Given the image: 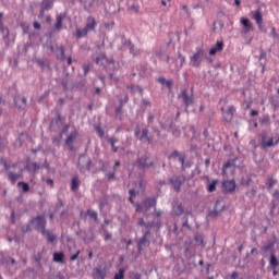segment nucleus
Returning a JSON list of instances; mask_svg holds the SVG:
<instances>
[{"label":"nucleus","instance_id":"1","mask_svg":"<svg viewBox=\"0 0 279 279\" xmlns=\"http://www.w3.org/2000/svg\"><path fill=\"white\" fill-rule=\"evenodd\" d=\"M32 226L37 232L45 234V231L47 230V218H45V214L37 215L31 218L27 225H23L21 227L22 234L32 232Z\"/></svg>","mask_w":279,"mask_h":279},{"label":"nucleus","instance_id":"2","mask_svg":"<svg viewBox=\"0 0 279 279\" xmlns=\"http://www.w3.org/2000/svg\"><path fill=\"white\" fill-rule=\"evenodd\" d=\"M134 165L136 169H138V171H141L143 174H145V171H147V169L156 167V162H154V160H150L148 155H142L141 157H137Z\"/></svg>","mask_w":279,"mask_h":279},{"label":"nucleus","instance_id":"3","mask_svg":"<svg viewBox=\"0 0 279 279\" xmlns=\"http://www.w3.org/2000/svg\"><path fill=\"white\" fill-rule=\"evenodd\" d=\"M134 136L141 143H147L148 145H154V137L149 134V129L144 128L141 131V126H136L134 131Z\"/></svg>","mask_w":279,"mask_h":279},{"label":"nucleus","instance_id":"4","mask_svg":"<svg viewBox=\"0 0 279 279\" xmlns=\"http://www.w3.org/2000/svg\"><path fill=\"white\" fill-rule=\"evenodd\" d=\"M76 167L80 173H86V171H90V169H93V159L87 157L84 153L80 154Z\"/></svg>","mask_w":279,"mask_h":279},{"label":"nucleus","instance_id":"5","mask_svg":"<svg viewBox=\"0 0 279 279\" xmlns=\"http://www.w3.org/2000/svg\"><path fill=\"white\" fill-rule=\"evenodd\" d=\"M151 231H145L143 236L137 241V252L143 254L144 247H149L151 245Z\"/></svg>","mask_w":279,"mask_h":279},{"label":"nucleus","instance_id":"6","mask_svg":"<svg viewBox=\"0 0 279 279\" xmlns=\"http://www.w3.org/2000/svg\"><path fill=\"white\" fill-rule=\"evenodd\" d=\"M169 184H172L175 193H180L182 191V184H185L186 182V175L180 174L177 178H170L168 179Z\"/></svg>","mask_w":279,"mask_h":279},{"label":"nucleus","instance_id":"7","mask_svg":"<svg viewBox=\"0 0 279 279\" xmlns=\"http://www.w3.org/2000/svg\"><path fill=\"white\" fill-rule=\"evenodd\" d=\"M80 136V131L73 126V131L65 138V145L70 151H75V140Z\"/></svg>","mask_w":279,"mask_h":279},{"label":"nucleus","instance_id":"8","mask_svg":"<svg viewBox=\"0 0 279 279\" xmlns=\"http://www.w3.org/2000/svg\"><path fill=\"white\" fill-rule=\"evenodd\" d=\"M223 195H232L236 191V181L234 179L222 182L221 185Z\"/></svg>","mask_w":279,"mask_h":279},{"label":"nucleus","instance_id":"9","mask_svg":"<svg viewBox=\"0 0 279 279\" xmlns=\"http://www.w3.org/2000/svg\"><path fill=\"white\" fill-rule=\"evenodd\" d=\"M92 276L95 279H106V276H108V265L105 264L104 267L97 266L93 269Z\"/></svg>","mask_w":279,"mask_h":279},{"label":"nucleus","instance_id":"10","mask_svg":"<svg viewBox=\"0 0 279 279\" xmlns=\"http://www.w3.org/2000/svg\"><path fill=\"white\" fill-rule=\"evenodd\" d=\"M181 99L186 110L190 106H193V104L195 102V98L193 97V94L189 95V90L186 89H183L181 92Z\"/></svg>","mask_w":279,"mask_h":279},{"label":"nucleus","instance_id":"11","mask_svg":"<svg viewBox=\"0 0 279 279\" xmlns=\"http://www.w3.org/2000/svg\"><path fill=\"white\" fill-rule=\"evenodd\" d=\"M122 45L124 47H129V53H131V56H133V58H136L138 56V49L132 43V39H128V38H125V36H122Z\"/></svg>","mask_w":279,"mask_h":279},{"label":"nucleus","instance_id":"12","mask_svg":"<svg viewBox=\"0 0 279 279\" xmlns=\"http://www.w3.org/2000/svg\"><path fill=\"white\" fill-rule=\"evenodd\" d=\"M34 62L35 64H37V66L40 68V71H49V73L53 71V69L51 68V64L49 63V61H47L46 58H35Z\"/></svg>","mask_w":279,"mask_h":279},{"label":"nucleus","instance_id":"13","mask_svg":"<svg viewBox=\"0 0 279 279\" xmlns=\"http://www.w3.org/2000/svg\"><path fill=\"white\" fill-rule=\"evenodd\" d=\"M202 58H204V51L202 49H198L192 57H191V63L192 66L195 69H199L202 66Z\"/></svg>","mask_w":279,"mask_h":279},{"label":"nucleus","instance_id":"14","mask_svg":"<svg viewBox=\"0 0 279 279\" xmlns=\"http://www.w3.org/2000/svg\"><path fill=\"white\" fill-rule=\"evenodd\" d=\"M221 204L220 199H217L214 206V209L208 211L207 217H210V219H215V217H221L226 206H220V209H217V206Z\"/></svg>","mask_w":279,"mask_h":279},{"label":"nucleus","instance_id":"15","mask_svg":"<svg viewBox=\"0 0 279 279\" xmlns=\"http://www.w3.org/2000/svg\"><path fill=\"white\" fill-rule=\"evenodd\" d=\"M260 138H262L260 145L264 149H267V147H274V145H278L279 143V137L276 138L275 143H274V137L267 141V135L265 134H260Z\"/></svg>","mask_w":279,"mask_h":279},{"label":"nucleus","instance_id":"16","mask_svg":"<svg viewBox=\"0 0 279 279\" xmlns=\"http://www.w3.org/2000/svg\"><path fill=\"white\" fill-rule=\"evenodd\" d=\"M240 23L243 27L242 34L247 35V34H250V32H254V25L247 17H242L240 20Z\"/></svg>","mask_w":279,"mask_h":279},{"label":"nucleus","instance_id":"17","mask_svg":"<svg viewBox=\"0 0 279 279\" xmlns=\"http://www.w3.org/2000/svg\"><path fill=\"white\" fill-rule=\"evenodd\" d=\"M278 243V238L276 236V234L272 235L271 240H268L266 245H263L260 247L262 252L267 253V252H274V247H276V244Z\"/></svg>","mask_w":279,"mask_h":279},{"label":"nucleus","instance_id":"18","mask_svg":"<svg viewBox=\"0 0 279 279\" xmlns=\"http://www.w3.org/2000/svg\"><path fill=\"white\" fill-rule=\"evenodd\" d=\"M53 112L56 117L50 121L49 128H57V125H60L64 121V117H62V113L59 111V109L54 108Z\"/></svg>","mask_w":279,"mask_h":279},{"label":"nucleus","instance_id":"19","mask_svg":"<svg viewBox=\"0 0 279 279\" xmlns=\"http://www.w3.org/2000/svg\"><path fill=\"white\" fill-rule=\"evenodd\" d=\"M13 104L15 106V108H17V110H20L21 112H24L25 108L27 107V98L25 97H14L13 98Z\"/></svg>","mask_w":279,"mask_h":279},{"label":"nucleus","instance_id":"20","mask_svg":"<svg viewBox=\"0 0 279 279\" xmlns=\"http://www.w3.org/2000/svg\"><path fill=\"white\" fill-rule=\"evenodd\" d=\"M145 210H150L151 208L156 207V205L158 204V198L156 196L154 197H146L143 199L142 202Z\"/></svg>","mask_w":279,"mask_h":279},{"label":"nucleus","instance_id":"21","mask_svg":"<svg viewBox=\"0 0 279 279\" xmlns=\"http://www.w3.org/2000/svg\"><path fill=\"white\" fill-rule=\"evenodd\" d=\"M279 267V259L276 256V253L271 251L270 256H269V265H268V271H271V269H278Z\"/></svg>","mask_w":279,"mask_h":279},{"label":"nucleus","instance_id":"22","mask_svg":"<svg viewBox=\"0 0 279 279\" xmlns=\"http://www.w3.org/2000/svg\"><path fill=\"white\" fill-rule=\"evenodd\" d=\"M205 180L207 181V192L215 193V191H217V185L219 184V179H215L210 182V177L206 175Z\"/></svg>","mask_w":279,"mask_h":279},{"label":"nucleus","instance_id":"23","mask_svg":"<svg viewBox=\"0 0 279 279\" xmlns=\"http://www.w3.org/2000/svg\"><path fill=\"white\" fill-rule=\"evenodd\" d=\"M234 112H236V108H234V106L228 107V110L223 116L226 123H232V119H234Z\"/></svg>","mask_w":279,"mask_h":279},{"label":"nucleus","instance_id":"24","mask_svg":"<svg viewBox=\"0 0 279 279\" xmlns=\"http://www.w3.org/2000/svg\"><path fill=\"white\" fill-rule=\"evenodd\" d=\"M96 27H97V20H95V17L93 16H88L85 25L86 31L95 32Z\"/></svg>","mask_w":279,"mask_h":279},{"label":"nucleus","instance_id":"25","mask_svg":"<svg viewBox=\"0 0 279 279\" xmlns=\"http://www.w3.org/2000/svg\"><path fill=\"white\" fill-rule=\"evenodd\" d=\"M223 41H217L214 47L209 49V56H217L219 51H223Z\"/></svg>","mask_w":279,"mask_h":279},{"label":"nucleus","instance_id":"26","mask_svg":"<svg viewBox=\"0 0 279 279\" xmlns=\"http://www.w3.org/2000/svg\"><path fill=\"white\" fill-rule=\"evenodd\" d=\"M64 19H66V12L57 15V23L54 24V29H57V32L62 29V21H64Z\"/></svg>","mask_w":279,"mask_h":279},{"label":"nucleus","instance_id":"27","mask_svg":"<svg viewBox=\"0 0 279 279\" xmlns=\"http://www.w3.org/2000/svg\"><path fill=\"white\" fill-rule=\"evenodd\" d=\"M173 210L175 217H182V215H184V206L182 205V203L174 202Z\"/></svg>","mask_w":279,"mask_h":279},{"label":"nucleus","instance_id":"28","mask_svg":"<svg viewBox=\"0 0 279 279\" xmlns=\"http://www.w3.org/2000/svg\"><path fill=\"white\" fill-rule=\"evenodd\" d=\"M170 130H172V136L175 138H180V134H182V130H180V126L173 123V120H171L169 124Z\"/></svg>","mask_w":279,"mask_h":279},{"label":"nucleus","instance_id":"29","mask_svg":"<svg viewBox=\"0 0 279 279\" xmlns=\"http://www.w3.org/2000/svg\"><path fill=\"white\" fill-rule=\"evenodd\" d=\"M109 202H110V195L105 194V195L99 199V203H98V208H99V210H104V208H106V206H108Z\"/></svg>","mask_w":279,"mask_h":279},{"label":"nucleus","instance_id":"30","mask_svg":"<svg viewBox=\"0 0 279 279\" xmlns=\"http://www.w3.org/2000/svg\"><path fill=\"white\" fill-rule=\"evenodd\" d=\"M52 260L53 263H61L64 264V252L60 251V252H54L52 254Z\"/></svg>","mask_w":279,"mask_h":279},{"label":"nucleus","instance_id":"31","mask_svg":"<svg viewBox=\"0 0 279 279\" xmlns=\"http://www.w3.org/2000/svg\"><path fill=\"white\" fill-rule=\"evenodd\" d=\"M194 241L198 247H204L206 245V242L204 241V235L199 232H196L194 234Z\"/></svg>","mask_w":279,"mask_h":279},{"label":"nucleus","instance_id":"32","mask_svg":"<svg viewBox=\"0 0 279 279\" xmlns=\"http://www.w3.org/2000/svg\"><path fill=\"white\" fill-rule=\"evenodd\" d=\"M251 14L252 19H254L256 23H263V12H260V8H258L255 11H252Z\"/></svg>","mask_w":279,"mask_h":279},{"label":"nucleus","instance_id":"33","mask_svg":"<svg viewBox=\"0 0 279 279\" xmlns=\"http://www.w3.org/2000/svg\"><path fill=\"white\" fill-rule=\"evenodd\" d=\"M259 64L263 66V70H265V62H267V51L265 49L259 48Z\"/></svg>","mask_w":279,"mask_h":279},{"label":"nucleus","instance_id":"34","mask_svg":"<svg viewBox=\"0 0 279 279\" xmlns=\"http://www.w3.org/2000/svg\"><path fill=\"white\" fill-rule=\"evenodd\" d=\"M80 177H73L71 181V191L75 193L80 189Z\"/></svg>","mask_w":279,"mask_h":279},{"label":"nucleus","instance_id":"35","mask_svg":"<svg viewBox=\"0 0 279 279\" xmlns=\"http://www.w3.org/2000/svg\"><path fill=\"white\" fill-rule=\"evenodd\" d=\"M0 33L2 35L3 40H9L10 28H8V26H5L4 24H2V26L0 25Z\"/></svg>","mask_w":279,"mask_h":279},{"label":"nucleus","instance_id":"36","mask_svg":"<svg viewBox=\"0 0 279 279\" xmlns=\"http://www.w3.org/2000/svg\"><path fill=\"white\" fill-rule=\"evenodd\" d=\"M240 184L241 186H250V184H252V173H248L245 177H242Z\"/></svg>","mask_w":279,"mask_h":279},{"label":"nucleus","instance_id":"37","mask_svg":"<svg viewBox=\"0 0 279 279\" xmlns=\"http://www.w3.org/2000/svg\"><path fill=\"white\" fill-rule=\"evenodd\" d=\"M89 219H93L95 223H99V214L93 209H87Z\"/></svg>","mask_w":279,"mask_h":279},{"label":"nucleus","instance_id":"38","mask_svg":"<svg viewBox=\"0 0 279 279\" xmlns=\"http://www.w3.org/2000/svg\"><path fill=\"white\" fill-rule=\"evenodd\" d=\"M40 8L44 10H51L53 8V0H43L40 3Z\"/></svg>","mask_w":279,"mask_h":279},{"label":"nucleus","instance_id":"39","mask_svg":"<svg viewBox=\"0 0 279 279\" xmlns=\"http://www.w3.org/2000/svg\"><path fill=\"white\" fill-rule=\"evenodd\" d=\"M43 236H47V241L48 243H53L57 239L56 235L51 234V232L49 230H45V233H41Z\"/></svg>","mask_w":279,"mask_h":279},{"label":"nucleus","instance_id":"40","mask_svg":"<svg viewBox=\"0 0 279 279\" xmlns=\"http://www.w3.org/2000/svg\"><path fill=\"white\" fill-rule=\"evenodd\" d=\"M105 69L106 73H117L119 71V63L107 65Z\"/></svg>","mask_w":279,"mask_h":279},{"label":"nucleus","instance_id":"41","mask_svg":"<svg viewBox=\"0 0 279 279\" xmlns=\"http://www.w3.org/2000/svg\"><path fill=\"white\" fill-rule=\"evenodd\" d=\"M84 36H88V31L86 27H84L83 29H76V38H84Z\"/></svg>","mask_w":279,"mask_h":279},{"label":"nucleus","instance_id":"42","mask_svg":"<svg viewBox=\"0 0 279 279\" xmlns=\"http://www.w3.org/2000/svg\"><path fill=\"white\" fill-rule=\"evenodd\" d=\"M118 142H119V140H117V138H114V137H110V138L108 140V143H110L111 149H112V151H113L114 154H117V153L119 151V148L114 145V143H118Z\"/></svg>","mask_w":279,"mask_h":279},{"label":"nucleus","instance_id":"43","mask_svg":"<svg viewBox=\"0 0 279 279\" xmlns=\"http://www.w3.org/2000/svg\"><path fill=\"white\" fill-rule=\"evenodd\" d=\"M269 104L272 106V108L276 110V108H279V97L271 96L269 98Z\"/></svg>","mask_w":279,"mask_h":279},{"label":"nucleus","instance_id":"44","mask_svg":"<svg viewBox=\"0 0 279 279\" xmlns=\"http://www.w3.org/2000/svg\"><path fill=\"white\" fill-rule=\"evenodd\" d=\"M17 186H22V192L23 193H29V183H27L25 181H20L17 183Z\"/></svg>","mask_w":279,"mask_h":279},{"label":"nucleus","instance_id":"45","mask_svg":"<svg viewBox=\"0 0 279 279\" xmlns=\"http://www.w3.org/2000/svg\"><path fill=\"white\" fill-rule=\"evenodd\" d=\"M113 279H125V268H120L119 271L114 274Z\"/></svg>","mask_w":279,"mask_h":279},{"label":"nucleus","instance_id":"46","mask_svg":"<svg viewBox=\"0 0 279 279\" xmlns=\"http://www.w3.org/2000/svg\"><path fill=\"white\" fill-rule=\"evenodd\" d=\"M10 259L11 257L10 256H1L0 257V266L1 267H8V265H10Z\"/></svg>","mask_w":279,"mask_h":279},{"label":"nucleus","instance_id":"47","mask_svg":"<svg viewBox=\"0 0 279 279\" xmlns=\"http://www.w3.org/2000/svg\"><path fill=\"white\" fill-rule=\"evenodd\" d=\"M46 47L51 51V53H56V47L53 46V40L52 39H47L46 40Z\"/></svg>","mask_w":279,"mask_h":279},{"label":"nucleus","instance_id":"48","mask_svg":"<svg viewBox=\"0 0 279 279\" xmlns=\"http://www.w3.org/2000/svg\"><path fill=\"white\" fill-rule=\"evenodd\" d=\"M88 232L89 233L86 234V239H84V241H88L89 243H93V241H95V232L93 231V229H89Z\"/></svg>","mask_w":279,"mask_h":279},{"label":"nucleus","instance_id":"49","mask_svg":"<svg viewBox=\"0 0 279 279\" xmlns=\"http://www.w3.org/2000/svg\"><path fill=\"white\" fill-rule=\"evenodd\" d=\"M8 146V138L0 136V151H3Z\"/></svg>","mask_w":279,"mask_h":279},{"label":"nucleus","instance_id":"50","mask_svg":"<svg viewBox=\"0 0 279 279\" xmlns=\"http://www.w3.org/2000/svg\"><path fill=\"white\" fill-rule=\"evenodd\" d=\"M8 178L12 184H14L19 180V174L14 172H9Z\"/></svg>","mask_w":279,"mask_h":279},{"label":"nucleus","instance_id":"51","mask_svg":"<svg viewBox=\"0 0 279 279\" xmlns=\"http://www.w3.org/2000/svg\"><path fill=\"white\" fill-rule=\"evenodd\" d=\"M59 51H60V60L61 61H64V60H66V54H65V48H64V45H61L60 47H59Z\"/></svg>","mask_w":279,"mask_h":279},{"label":"nucleus","instance_id":"52","mask_svg":"<svg viewBox=\"0 0 279 279\" xmlns=\"http://www.w3.org/2000/svg\"><path fill=\"white\" fill-rule=\"evenodd\" d=\"M95 131L97 132L99 138H104V136H106V131H104L101 126H95Z\"/></svg>","mask_w":279,"mask_h":279},{"label":"nucleus","instance_id":"53","mask_svg":"<svg viewBox=\"0 0 279 279\" xmlns=\"http://www.w3.org/2000/svg\"><path fill=\"white\" fill-rule=\"evenodd\" d=\"M104 232V241L108 242V241H111L112 239V232L108 231V230H105L102 231Z\"/></svg>","mask_w":279,"mask_h":279},{"label":"nucleus","instance_id":"54","mask_svg":"<svg viewBox=\"0 0 279 279\" xmlns=\"http://www.w3.org/2000/svg\"><path fill=\"white\" fill-rule=\"evenodd\" d=\"M178 160L181 163V167H184V163L186 162V154L181 153V156L178 157Z\"/></svg>","mask_w":279,"mask_h":279},{"label":"nucleus","instance_id":"55","mask_svg":"<svg viewBox=\"0 0 279 279\" xmlns=\"http://www.w3.org/2000/svg\"><path fill=\"white\" fill-rule=\"evenodd\" d=\"M98 163L100 165V168L97 169V171H101L102 173H106V163L104 162V159H99Z\"/></svg>","mask_w":279,"mask_h":279},{"label":"nucleus","instance_id":"56","mask_svg":"<svg viewBox=\"0 0 279 279\" xmlns=\"http://www.w3.org/2000/svg\"><path fill=\"white\" fill-rule=\"evenodd\" d=\"M130 101V96L125 95L123 98L119 99L120 106H125Z\"/></svg>","mask_w":279,"mask_h":279},{"label":"nucleus","instance_id":"57","mask_svg":"<svg viewBox=\"0 0 279 279\" xmlns=\"http://www.w3.org/2000/svg\"><path fill=\"white\" fill-rule=\"evenodd\" d=\"M182 155L179 150H173L169 156L168 160H171V158H179Z\"/></svg>","mask_w":279,"mask_h":279},{"label":"nucleus","instance_id":"58","mask_svg":"<svg viewBox=\"0 0 279 279\" xmlns=\"http://www.w3.org/2000/svg\"><path fill=\"white\" fill-rule=\"evenodd\" d=\"M61 86H62L63 90H69V78H62Z\"/></svg>","mask_w":279,"mask_h":279},{"label":"nucleus","instance_id":"59","mask_svg":"<svg viewBox=\"0 0 279 279\" xmlns=\"http://www.w3.org/2000/svg\"><path fill=\"white\" fill-rule=\"evenodd\" d=\"M270 118L269 114H265L263 116L262 120H260V125H267V123H269Z\"/></svg>","mask_w":279,"mask_h":279},{"label":"nucleus","instance_id":"60","mask_svg":"<svg viewBox=\"0 0 279 279\" xmlns=\"http://www.w3.org/2000/svg\"><path fill=\"white\" fill-rule=\"evenodd\" d=\"M275 184H278V180L274 178L268 179V189H274Z\"/></svg>","mask_w":279,"mask_h":279},{"label":"nucleus","instance_id":"61","mask_svg":"<svg viewBox=\"0 0 279 279\" xmlns=\"http://www.w3.org/2000/svg\"><path fill=\"white\" fill-rule=\"evenodd\" d=\"M250 199H254L256 197V189L252 187L250 192L246 193Z\"/></svg>","mask_w":279,"mask_h":279},{"label":"nucleus","instance_id":"62","mask_svg":"<svg viewBox=\"0 0 279 279\" xmlns=\"http://www.w3.org/2000/svg\"><path fill=\"white\" fill-rule=\"evenodd\" d=\"M116 173H117V171L113 170V171L106 174V178H107L108 182H112V180H114Z\"/></svg>","mask_w":279,"mask_h":279},{"label":"nucleus","instance_id":"63","mask_svg":"<svg viewBox=\"0 0 279 279\" xmlns=\"http://www.w3.org/2000/svg\"><path fill=\"white\" fill-rule=\"evenodd\" d=\"M270 38H277L279 39V34L276 33V27H272L269 34Z\"/></svg>","mask_w":279,"mask_h":279},{"label":"nucleus","instance_id":"64","mask_svg":"<svg viewBox=\"0 0 279 279\" xmlns=\"http://www.w3.org/2000/svg\"><path fill=\"white\" fill-rule=\"evenodd\" d=\"M34 260H35V263H40V260H43V252H38V253L34 256Z\"/></svg>","mask_w":279,"mask_h":279}]
</instances>
